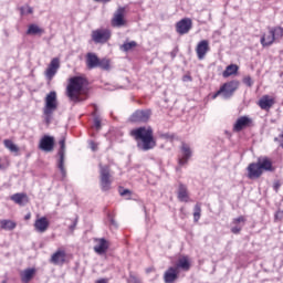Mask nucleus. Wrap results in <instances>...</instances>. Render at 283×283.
I'll list each match as a JSON object with an SVG mask.
<instances>
[{"label": "nucleus", "instance_id": "obj_1", "mask_svg": "<svg viewBox=\"0 0 283 283\" xmlns=\"http://www.w3.org/2000/svg\"><path fill=\"white\" fill-rule=\"evenodd\" d=\"M130 136L137 142V148L140 151H149L156 147L154 129L151 127H139L130 132Z\"/></svg>", "mask_w": 283, "mask_h": 283}, {"label": "nucleus", "instance_id": "obj_2", "mask_svg": "<svg viewBox=\"0 0 283 283\" xmlns=\"http://www.w3.org/2000/svg\"><path fill=\"white\" fill-rule=\"evenodd\" d=\"M83 87H85V78L81 76L71 77L66 87V96L70 101H73V103L81 102V92H83Z\"/></svg>", "mask_w": 283, "mask_h": 283}, {"label": "nucleus", "instance_id": "obj_3", "mask_svg": "<svg viewBox=\"0 0 283 283\" xmlns=\"http://www.w3.org/2000/svg\"><path fill=\"white\" fill-rule=\"evenodd\" d=\"M59 109V101L56 99V93L51 91L46 94L44 98V107H43V116L46 125L52 123V116H54V112Z\"/></svg>", "mask_w": 283, "mask_h": 283}, {"label": "nucleus", "instance_id": "obj_4", "mask_svg": "<svg viewBox=\"0 0 283 283\" xmlns=\"http://www.w3.org/2000/svg\"><path fill=\"white\" fill-rule=\"evenodd\" d=\"M240 87V81L233 80L228 83H224L221 85L219 91H217L213 95L212 98L216 99L218 96H221L224 101H229L233 94H235V91Z\"/></svg>", "mask_w": 283, "mask_h": 283}, {"label": "nucleus", "instance_id": "obj_5", "mask_svg": "<svg viewBox=\"0 0 283 283\" xmlns=\"http://www.w3.org/2000/svg\"><path fill=\"white\" fill-rule=\"evenodd\" d=\"M283 29L282 27L271 28L268 33H264L261 38V45L269 48L275 43V39H282Z\"/></svg>", "mask_w": 283, "mask_h": 283}, {"label": "nucleus", "instance_id": "obj_6", "mask_svg": "<svg viewBox=\"0 0 283 283\" xmlns=\"http://www.w3.org/2000/svg\"><path fill=\"white\" fill-rule=\"evenodd\" d=\"M99 187L102 191L112 189V176L109 175V166L99 165Z\"/></svg>", "mask_w": 283, "mask_h": 283}, {"label": "nucleus", "instance_id": "obj_7", "mask_svg": "<svg viewBox=\"0 0 283 283\" xmlns=\"http://www.w3.org/2000/svg\"><path fill=\"white\" fill-rule=\"evenodd\" d=\"M91 39L96 44H105L109 39H112V31L108 29H97L93 30L91 33Z\"/></svg>", "mask_w": 283, "mask_h": 283}, {"label": "nucleus", "instance_id": "obj_8", "mask_svg": "<svg viewBox=\"0 0 283 283\" xmlns=\"http://www.w3.org/2000/svg\"><path fill=\"white\" fill-rule=\"evenodd\" d=\"M60 150L57 153V169H60L62 178H67V170L65 169V137H62L59 142Z\"/></svg>", "mask_w": 283, "mask_h": 283}, {"label": "nucleus", "instance_id": "obj_9", "mask_svg": "<svg viewBox=\"0 0 283 283\" xmlns=\"http://www.w3.org/2000/svg\"><path fill=\"white\" fill-rule=\"evenodd\" d=\"M111 23H112L113 28H123V25H125V23H126V21H125V8L119 7L115 11Z\"/></svg>", "mask_w": 283, "mask_h": 283}, {"label": "nucleus", "instance_id": "obj_10", "mask_svg": "<svg viewBox=\"0 0 283 283\" xmlns=\"http://www.w3.org/2000/svg\"><path fill=\"white\" fill-rule=\"evenodd\" d=\"M60 67H61V61L59 60V57H54L53 60H51L48 69L45 70V73H44L48 81H52V78H54V76H56V72H59Z\"/></svg>", "mask_w": 283, "mask_h": 283}, {"label": "nucleus", "instance_id": "obj_11", "mask_svg": "<svg viewBox=\"0 0 283 283\" xmlns=\"http://www.w3.org/2000/svg\"><path fill=\"white\" fill-rule=\"evenodd\" d=\"M193 28V22L189 18H184L176 24V32L178 34H189V31Z\"/></svg>", "mask_w": 283, "mask_h": 283}, {"label": "nucleus", "instance_id": "obj_12", "mask_svg": "<svg viewBox=\"0 0 283 283\" xmlns=\"http://www.w3.org/2000/svg\"><path fill=\"white\" fill-rule=\"evenodd\" d=\"M39 149H41L42 151H46V153L53 151L54 150V137H52L50 135H44L40 139Z\"/></svg>", "mask_w": 283, "mask_h": 283}, {"label": "nucleus", "instance_id": "obj_13", "mask_svg": "<svg viewBox=\"0 0 283 283\" xmlns=\"http://www.w3.org/2000/svg\"><path fill=\"white\" fill-rule=\"evenodd\" d=\"M151 116L150 111H136L129 118L130 123H147Z\"/></svg>", "mask_w": 283, "mask_h": 283}, {"label": "nucleus", "instance_id": "obj_14", "mask_svg": "<svg viewBox=\"0 0 283 283\" xmlns=\"http://www.w3.org/2000/svg\"><path fill=\"white\" fill-rule=\"evenodd\" d=\"M191 147L188 144L184 143L181 145V156L179 157L180 167L187 165L189 163V158L192 156Z\"/></svg>", "mask_w": 283, "mask_h": 283}, {"label": "nucleus", "instance_id": "obj_15", "mask_svg": "<svg viewBox=\"0 0 283 283\" xmlns=\"http://www.w3.org/2000/svg\"><path fill=\"white\" fill-rule=\"evenodd\" d=\"M262 168H260V165L256 163H252L248 166V178L250 180H255V178H260L262 176Z\"/></svg>", "mask_w": 283, "mask_h": 283}, {"label": "nucleus", "instance_id": "obj_16", "mask_svg": "<svg viewBox=\"0 0 283 283\" xmlns=\"http://www.w3.org/2000/svg\"><path fill=\"white\" fill-rule=\"evenodd\" d=\"M34 229L38 231V233H45L48 229H50V221L45 217H41L35 220L34 222Z\"/></svg>", "mask_w": 283, "mask_h": 283}, {"label": "nucleus", "instance_id": "obj_17", "mask_svg": "<svg viewBox=\"0 0 283 283\" xmlns=\"http://www.w3.org/2000/svg\"><path fill=\"white\" fill-rule=\"evenodd\" d=\"M197 56L199 61H202L205 56H207V52H209V41L202 40L197 44L196 48Z\"/></svg>", "mask_w": 283, "mask_h": 283}, {"label": "nucleus", "instance_id": "obj_18", "mask_svg": "<svg viewBox=\"0 0 283 283\" xmlns=\"http://www.w3.org/2000/svg\"><path fill=\"white\" fill-rule=\"evenodd\" d=\"M95 242H97L94 245L95 253H97V255H105V253H107V249H109V244L107 243V240L96 239Z\"/></svg>", "mask_w": 283, "mask_h": 283}, {"label": "nucleus", "instance_id": "obj_19", "mask_svg": "<svg viewBox=\"0 0 283 283\" xmlns=\"http://www.w3.org/2000/svg\"><path fill=\"white\" fill-rule=\"evenodd\" d=\"M232 224L233 227L231 228V232L234 234H238L240 233V231H242V228L244 227V224H247V218H244V216L234 218L232 220Z\"/></svg>", "mask_w": 283, "mask_h": 283}, {"label": "nucleus", "instance_id": "obj_20", "mask_svg": "<svg viewBox=\"0 0 283 283\" xmlns=\"http://www.w3.org/2000/svg\"><path fill=\"white\" fill-rule=\"evenodd\" d=\"M101 61V59H98V55H96V53H87L86 54V67L88 70H96V67H98V62Z\"/></svg>", "mask_w": 283, "mask_h": 283}, {"label": "nucleus", "instance_id": "obj_21", "mask_svg": "<svg viewBox=\"0 0 283 283\" xmlns=\"http://www.w3.org/2000/svg\"><path fill=\"white\" fill-rule=\"evenodd\" d=\"M259 164V167L261 168V171H273V163L269 157H261L256 161Z\"/></svg>", "mask_w": 283, "mask_h": 283}, {"label": "nucleus", "instance_id": "obj_22", "mask_svg": "<svg viewBox=\"0 0 283 283\" xmlns=\"http://www.w3.org/2000/svg\"><path fill=\"white\" fill-rule=\"evenodd\" d=\"M249 123H251V119L247 116H242L239 119H237L233 129L234 132H242L244 127H249Z\"/></svg>", "mask_w": 283, "mask_h": 283}, {"label": "nucleus", "instance_id": "obj_23", "mask_svg": "<svg viewBox=\"0 0 283 283\" xmlns=\"http://www.w3.org/2000/svg\"><path fill=\"white\" fill-rule=\"evenodd\" d=\"M164 280L166 283L176 282V280H178V271L176 268H169L164 274Z\"/></svg>", "mask_w": 283, "mask_h": 283}, {"label": "nucleus", "instance_id": "obj_24", "mask_svg": "<svg viewBox=\"0 0 283 283\" xmlns=\"http://www.w3.org/2000/svg\"><path fill=\"white\" fill-rule=\"evenodd\" d=\"M275 101L271 98L269 95H264L260 101H259V107L261 109H271L274 105Z\"/></svg>", "mask_w": 283, "mask_h": 283}, {"label": "nucleus", "instance_id": "obj_25", "mask_svg": "<svg viewBox=\"0 0 283 283\" xmlns=\"http://www.w3.org/2000/svg\"><path fill=\"white\" fill-rule=\"evenodd\" d=\"M52 264H64L65 263V251L59 250L51 256Z\"/></svg>", "mask_w": 283, "mask_h": 283}, {"label": "nucleus", "instance_id": "obj_26", "mask_svg": "<svg viewBox=\"0 0 283 283\" xmlns=\"http://www.w3.org/2000/svg\"><path fill=\"white\" fill-rule=\"evenodd\" d=\"M34 273H36V270L34 268H29L20 273V277L23 283H29L32 277H34Z\"/></svg>", "mask_w": 283, "mask_h": 283}, {"label": "nucleus", "instance_id": "obj_27", "mask_svg": "<svg viewBox=\"0 0 283 283\" xmlns=\"http://www.w3.org/2000/svg\"><path fill=\"white\" fill-rule=\"evenodd\" d=\"M177 269L181 271H189L191 269V262H189V256H181L177 262Z\"/></svg>", "mask_w": 283, "mask_h": 283}, {"label": "nucleus", "instance_id": "obj_28", "mask_svg": "<svg viewBox=\"0 0 283 283\" xmlns=\"http://www.w3.org/2000/svg\"><path fill=\"white\" fill-rule=\"evenodd\" d=\"M178 199L180 202H189V193L187 192V186L180 184L178 189Z\"/></svg>", "mask_w": 283, "mask_h": 283}, {"label": "nucleus", "instance_id": "obj_29", "mask_svg": "<svg viewBox=\"0 0 283 283\" xmlns=\"http://www.w3.org/2000/svg\"><path fill=\"white\" fill-rule=\"evenodd\" d=\"M238 70L239 67L237 64L228 65L222 73L223 78H229V76H233V74H238Z\"/></svg>", "mask_w": 283, "mask_h": 283}, {"label": "nucleus", "instance_id": "obj_30", "mask_svg": "<svg viewBox=\"0 0 283 283\" xmlns=\"http://www.w3.org/2000/svg\"><path fill=\"white\" fill-rule=\"evenodd\" d=\"M11 200L15 202V205L23 206L24 202L28 200V196L25 193H14L11 196Z\"/></svg>", "mask_w": 283, "mask_h": 283}, {"label": "nucleus", "instance_id": "obj_31", "mask_svg": "<svg viewBox=\"0 0 283 283\" xmlns=\"http://www.w3.org/2000/svg\"><path fill=\"white\" fill-rule=\"evenodd\" d=\"M3 145L12 154H19V146H17L13 140L4 139Z\"/></svg>", "mask_w": 283, "mask_h": 283}, {"label": "nucleus", "instance_id": "obj_32", "mask_svg": "<svg viewBox=\"0 0 283 283\" xmlns=\"http://www.w3.org/2000/svg\"><path fill=\"white\" fill-rule=\"evenodd\" d=\"M45 31L41 29L38 24H30L27 34L30 35H36V34H43Z\"/></svg>", "mask_w": 283, "mask_h": 283}, {"label": "nucleus", "instance_id": "obj_33", "mask_svg": "<svg viewBox=\"0 0 283 283\" xmlns=\"http://www.w3.org/2000/svg\"><path fill=\"white\" fill-rule=\"evenodd\" d=\"M0 224H1V229H4L7 231H12L17 229V223L10 220H2Z\"/></svg>", "mask_w": 283, "mask_h": 283}, {"label": "nucleus", "instance_id": "obj_34", "mask_svg": "<svg viewBox=\"0 0 283 283\" xmlns=\"http://www.w3.org/2000/svg\"><path fill=\"white\" fill-rule=\"evenodd\" d=\"M136 45H137L136 41L126 42L120 46V50L123 52H129V50H134Z\"/></svg>", "mask_w": 283, "mask_h": 283}, {"label": "nucleus", "instance_id": "obj_35", "mask_svg": "<svg viewBox=\"0 0 283 283\" xmlns=\"http://www.w3.org/2000/svg\"><path fill=\"white\" fill-rule=\"evenodd\" d=\"M201 213H202V208H201L200 203H197L195 206V209H193V220H195V222H198V220H200Z\"/></svg>", "mask_w": 283, "mask_h": 283}, {"label": "nucleus", "instance_id": "obj_36", "mask_svg": "<svg viewBox=\"0 0 283 283\" xmlns=\"http://www.w3.org/2000/svg\"><path fill=\"white\" fill-rule=\"evenodd\" d=\"M97 67H101V70H109V60L107 59L99 60Z\"/></svg>", "mask_w": 283, "mask_h": 283}, {"label": "nucleus", "instance_id": "obj_37", "mask_svg": "<svg viewBox=\"0 0 283 283\" xmlns=\"http://www.w3.org/2000/svg\"><path fill=\"white\" fill-rule=\"evenodd\" d=\"M21 14H32L33 9L30 6H24L20 9Z\"/></svg>", "mask_w": 283, "mask_h": 283}, {"label": "nucleus", "instance_id": "obj_38", "mask_svg": "<svg viewBox=\"0 0 283 283\" xmlns=\"http://www.w3.org/2000/svg\"><path fill=\"white\" fill-rule=\"evenodd\" d=\"M243 83H244V85H247L248 87H253V80L251 78V76H245V77H243Z\"/></svg>", "mask_w": 283, "mask_h": 283}, {"label": "nucleus", "instance_id": "obj_39", "mask_svg": "<svg viewBox=\"0 0 283 283\" xmlns=\"http://www.w3.org/2000/svg\"><path fill=\"white\" fill-rule=\"evenodd\" d=\"M94 127L97 129V132L101 129V119L98 117L94 118Z\"/></svg>", "mask_w": 283, "mask_h": 283}, {"label": "nucleus", "instance_id": "obj_40", "mask_svg": "<svg viewBox=\"0 0 283 283\" xmlns=\"http://www.w3.org/2000/svg\"><path fill=\"white\" fill-rule=\"evenodd\" d=\"M76 224H78V218H75L73 224L70 227L71 231H74V229H76Z\"/></svg>", "mask_w": 283, "mask_h": 283}, {"label": "nucleus", "instance_id": "obj_41", "mask_svg": "<svg viewBox=\"0 0 283 283\" xmlns=\"http://www.w3.org/2000/svg\"><path fill=\"white\" fill-rule=\"evenodd\" d=\"M108 220H109L112 227H115V228L118 227V224L116 223V220H114L113 217H108Z\"/></svg>", "mask_w": 283, "mask_h": 283}, {"label": "nucleus", "instance_id": "obj_42", "mask_svg": "<svg viewBox=\"0 0 283 283\" xmlns=\"http://www.w3.org/2000/svg\"><path fill=\"white\" fill-rule=\"evenodd\" d=\"M274 140H279L281 147L283 148V133L279 136V138H275Z\"/></svg>", "mask_w": 283, "mask_h": 283}, {"label": "nucleus", "instance_id": "obj_43", "mask_svg": "<svg viewBox=\"0 0 283 283\" xmlns=\"http://www.w3.org/2000/svg\"><path fill=\"white\" fill-rule=\"evenodd\" d=\"M128 282H129V283H132V282L138 283V279H136L135 276L130 275Z\"/></svg>", "mask_w": 283, "mask_h": 283}, {"label": "nucleus", "instance_id": "obj_44", "mask_svg": "<svg viewBox=\"0 0 283 283\" xmlns=\"http://www.w3.org/2000/svg\"><path fill=\"white\" fill-rule=\"evenodd\" d=\"M95 283H109V280H107V279H99V280L95 281Z\"/></svg>", "mask_w": 283, "mask_h": 283}, {"label": "nucleus", "instance_id": "obj_45", "mask_svg": "<svg viewBox=\"0 0 283 283\" xmlns=\"http://www.w3.org/2000/svg\"><path fill=\"white\" fill-rule=\"evenodd\" d=\"M92 151H96V144L94 142H90Z\"/></svg>", "mask_w": 283, "mask_h": 283}, {"label": "nucleus", "instance_id": "obj_46", "mask_svg": "<svg viewBox=\"0 0 283 283\" xmlns=\"http://www.w3.org/2000/svg\"><path fill=\"white\" fill-rule=\"evenodd\" d=\"M176 54H178V51H177V50H174V51L170 53V55H171L172 59H176Z\"/></svg>", "mask_w": 283, "mask_h": 283}, {"label": "nucleus", "instance_id": "obj_47", "mask_svg": "<svg viewBox=\"0 0 283 283\" xmlns=\"http://www.w3.org/2000/svg\"><path fill=\"white\" fill-rule=\"evenodd\" d=\"M127 193H129V190H128V189H126V190H124L123 192H120V196H127Z\"/></svg>", "mask_w": 283, "mask_h": 283}, {"label": "nucleus", "instance_id": "obj_48", "mask_svg": "<svg viewBox=\"0 0 283 283\" xmlns=\"http://www.w3.org/2000/svg\"><path fill=\"white\" fill-rule=\"evenodd\" d=\"M99 1H102V3H109V1L112 0H99Z\"/></svg>", "mask_w": 283, "mask_h": 283}, {"label": "nucleus", "instance_id": "obj_49", "mask_svg": "<svg viewBox=\"0 0 283 283\" xmlns=\"http://www.w3.org/2000/svg\"><path fill=\"white\" fill-rule=\"evenodd\" d=\"M25 220H30V214H28V216L25 217Z\"/></svg>", "mask_w": 283, "mask_h": 283}, {"label": "nucleus", "instance_id": "obj_50", "mask_svg": "<svg viewBox=\"0 0 283 283\" xmlns=\"http://www.w3.org/2000/svg\"><path fill=\"white\" fill-rule=\"evenodd\" d=\"M281 213H282V212H277V213H276V218H277Z\"/></svg>", "mask_w": 283, "mask_h": 283}, {"label": "nucleus", "instance_id": "obj_51", "mask_svg": "<svg viewBox=\"0 0 283 283\" xmlns=\"http://www.w3.org/2000/svg\"><path fill=\"white\" fill-rule=\"evenodd\" d=\"M95 1H101V0H95Z\"/></svg>", "mask_w": 283, "mask_h": 283}]
</instances>
